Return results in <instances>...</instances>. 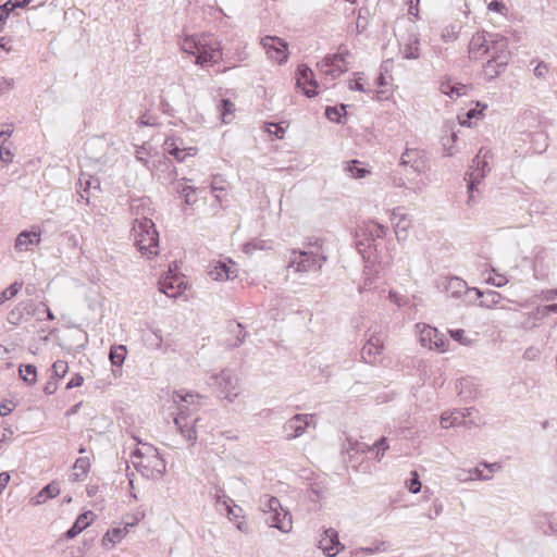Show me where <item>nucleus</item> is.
Here are the masks:
<instances>
[{"instance_id":"f257e3e1","label":"nucleus","mask_w":557,"mask_h":557,"mask_svg":"<svg viewBox=\"0 0 557 557\" xmlns=\"http://www.w3.org/2000/svg\"><path fill=\"white\" fill-rule=\"evenodd\" d=\"M182 50L196 58V64L213 65L222 60V47L211 36H191L185 39Z\"/></svg>"},{"instance_id":"f03ea898","label":"nucleus","mask_w":557,"mask_h":557,"mask_svg":"<svg viewBox=\"0 0 557 557\" xmlns=\"http://www.w3.org/2000/svg\"><path fill=\"white\" fill-rule=\"evenodd\" d=\"M262 506L264 522L270 528H275L283 533H287L292 530V515L282 507L278 498L267 496Z\"/></svg>"},{"instance_id":"7ed1b4c3","label":"nucleus","mask_w":557,"mask_h":557,"mask_svg":"<svg viewBox=\"0 0 557 557\" xmlns=\"http://www.w3.org/2000/svg\"><path fill=\"white\" fill-rule=\"evenodd\" d=\"M496 39L498 41L495 42V51L483 66L484 78L487 82H492L505 72L510 59L508 39L506 37H496Z\"/></svg>"},{"instance_id":"20e7f679","label":"nucleus","mask_w":557,"mask_h":557,"mask_svg":"<svg viewBox=\"0 0 557 557\" xmlns=\"http://www.w3.org/2000/svg\"><path fill=\"white\" fill-rule=\"evenodd\" d=\"M189 284L186 276L175 270L169 268L158 280L159 292L169 298L187 300L186 290Z\"/></svg>"},{"instance_id":"39448f33","label":"nucleus","mask_w":557,"mask_h":557,"mask_svg":"<svg viewBox=\"0 0 557 557\" xmlns=\"http://www.w3.org/2000/svg\"><path fill=\"white\" fill-rule=\"evenodd\" d=\"M326 261L324 255L302 249H292L287 257V268L295 272H317Z\"/></svg>"},{"instance_id":"423d86ee","label":"nucleus","mask_w":557,"mask_h":557,"mask_svg":"<svg viewBox=\"0 0 557 557\" xmlns=\"http://www.w3.org/2000/svg\"><path fill=\"white\" fill-rule=\"evenodd\" d=\"M165 472V461L158 449L141 441V476L147 479H160Z\"/></svg>"},{"instance_id":"0eeeda50","label":"nucleus","mask_w":557,"mask_h":557,"mask_svg":"<svg viewBox=\"0 0 557 557\" xmlns=\"http://www.w3.org/2000/svg\"><path fill=\"white\" fill-rule=\"evenodd\" d=\"M208 384L215 388L220 398L226 399L228 403H233L239 394L237 392L238 379L230 369L211 375Z\"/></svg>"},{"instance_id":"6e6552de","label":"nucleus","mask_w":557,"mask_h":557,"mask_svg":"<svg viewBox=\"0 0 557 557\" xmlns=\"http://www.w3.org/2000/svg\"><path fill=\"white\" fill-rule=\"evenodd\" d=\"M496 37H503L500 34L488 33L484 29L474 33L470 39L468 53L471 60H478L482 55L495 51Z\"/></svg>"},{"instance_id":"1a4fd4ad","label":"nucleus","mask_w":557,"mask_h":557,"mask_svg":"<svg viewBox=\"0 0 557 557\" xmlns=\"http://www.w3.org/2000/svg\"><path fill=\"white\" fill-rule=\"evenodd\" d=\"M141 257L148 259L159 255V232L151 219L141 216Z\"/></svg>"},{"instance_id":"9d476101","label":"nucleus","mask_w":557,"mask_h":557,"mask_svg":"<svg viewBox=\"0 0 557 557\" xmlns=\"http://www.w3.org/2000/svg\"><path fill=\"white\" fill-rule=\"evenodd\" d=\"M296 86L308 98H313L319 94V83L317 82L312 70L307 64H299L295 72Z\"/></svg>"},{"instance_id":"9b49d317","label":"nucleus","mask_w":557,"mask_h":557,"mask_svg":"<svg viewBox=\"0 0 557 557\" xmlns=\"http://www.w3.org/2000/svg\"><path fill=\"white\" fill-rule=\"evenodd\" d=\"M261 44L268 57L277 64H283L288 59V46L285 40L277 36H265Z\"/></svg>"},{"instance_id":"f8f14e48","label":"nucleus","mask_w":557,"mask_h":557,"mask_svg":"<svg viewBox=\"0 0 557 557\" xmlns=\"http://www.w3.org/2000/svg\"><path fill=\"white\" fill-rule=\"evenodd\" d=\"M163 146L164 152L172 156L178 162H184L187 157H194L198 152L197 147H186L184 140L180 137L166 139Z\"/></svg>"},{"instance_id":"ddd939ff","label":"nucleus","mask_w":557,"mask_h":557,"mask_svg":"<svg viewBox=\"0 0 557 557\" xmlns=\"http://www.w3.org/2000/svg\"><path fill=\"white\" fill-rule=\"evenodd\" d=\"M388 448V438L385 436H381L372 445L358 441L350 443L349 451H354L356 454H372L377 461H381L385 451Z\"/></svg>"},{"instance_id":"4468645a","label":"nucleus","mask_w":557,"mask_h":557,"mask_svg":"<svg viewBox=\"0 0 557 557\" xmlns=\"http://www.w3.org/2000/svg\"><path fill=\"white\" fill-rule=\"evenodd\" d=\"M339 61H344L342 53L326 55L317 65L323 75L331 79H336L347 71V66H343Z\"/></svg>"},{"instance_id":"2eb2a0df","label":"nucleus","mask_w":557,"mask_h":557,"mask_svg":"<svg viewBox=\"0 0 557 557\" xmlns=\"http://www.w3.org/2000/svg\"><path fill=\"white\" fill-rule=\"evenodd\" d=\"M472 162L473 165L471 172L469 173V181L467 185L470 198L472 197V194L476 189L478 185L485 178L487 172L490 171L488 163L485 160H481L479 156H476Z\"/></svg>"},{"instance_id":"dca6fc26","label":"nucleus","mask_w":557,"mask_h":557,"mask_svg":"<svg viewBox=\"0 0 557 557\" xmlns=\"http://www.w3.org/2000/svg\"><path fill=\"white\" fill-rule=\"evenodd\" d=\"M152 163L154 166V174L163 183L172 184L177 180V170L174 166L173 162L165 156H162Z\"/></svg>"},{"instance_id":"f3484780","label":"nucleus","mask_w":557,"mask_h":557,"mask_svg":"<svg viewBox=\"0 0 557 557\" xmlns=\"http://www.w3.org/2000/svg\"><path fill=\"white\" fill-rule=\"evenodd\" d=\"M136 528L135 522H127L123 527H114L106 532L101 540L104 548H112L115 544L120 543L126 534Z\"/></svg>"},{"instance_id":"a211bd4d","label":"nucleus","mask_w":557,"mask_h":557,"mask_svg":"<svg viewBox=\"0 0 557 557\" xmlns=\"http://www.w3.org/2000/svg\"><path fill=\"white\" fill-rule=\"evenodd\" d=\"M319 547L326 556L335 557L343 547L339 542L338 533L333 529L325 530L319 541Z\"/></svg>"},{"instance_id":"6ab92c4d","label":"nucleus","mask_w":557,"mask_h":557,"mask_svg":"<svg viewBox=\"0 0 557 557\" xmlns=\"http://www.w3.org/2000/svg\"><path fill=\"white\" fill-rule=\"evenodd\" d=\"M223 505L225 507L227 518L231 521L236 522L235 525L240 532L247 533L249 531L248 524L244 520H239L244 519L243 508L236 505L235 502L227 495H223Z\"/></svg>"},{"instance_id":"aec40b11","label":"nucleus","mask_w":557,"mask_h":557,"mask_svg":"<svg viewBox=\"0 0 557 557\" xmlns=\"http://www.w3.org/2000/svg\"><path fill=\"white\" fill-rule=\"evenodd\" d=\"M309 425L307 414L297 413L285 422L284 432L287 440H293L302 435Z\"/></svg>"},{"instance_id":"412c9836","label":"nucleus","mask_w":557,"mask_h":557,"mask_svg":"<svg viewBox=\"0 0 557 557\" xmlns=\"http://www.w3.org/2000/svg\"><path fill=\"white\" fill-rule=\"evenodd\" d=\"M235 263L218 261L209 271V276L214 281L233 280L237 276Z\"/></svg>"},{"instance_id":"4be33fe9","label":"nucleus","mask_w":557,"mask_h":557,"mask_svg":"<svg viewBox=\"0 0 557 557\" xmlns=\"http://www.w3.org/2000/svg\"><path fill=\"white\" fill-rule=\"evenodd\" d=\"M133 438L136 441V447L133 449V451L131 454L134 471H131L129 466H127L126 476L128 480L131 496L134 499H137V494H136L137 475H136V472L139 470V462L137 461V459H139V447H138L139 438L136 437L135 435L133 436Z\"/></svg>"},{"instance_id":"5701e85b","label":"nucleus","mask_w":557,"mask_h":557,"mask_svg":"<svg viewBox=\"0 0 557 557\" xmlns=\"http://www.w3.org/2000/svg\"><path fill=\"white\" fill-rule=\"evenodd\" d=\"M382 350L383 343L381 339L375 336H371L363 345L360 355L364 362L373 363L376 359V356L380 355Z\"/></svg>"},{"instance_id":"b1692460","label":"nucleus","mask_w":557,"mask_h":557,"mask_svg":"<svg viewBox=\"0 0 557 557\" xmlns=\"http://www.w3.org/2000/svg\"><path fill=\"white\" fill-rule=\"evenodd\" d=\"M400 165H410L414 172H422L425 168V161L420 156L419 150L407 148L400 157Z\"/></svg>"},{"instance_id":"393cba45","label":"nucleus","mask_w":557,"mask_h":557,"mask_svg":"<svg viewBox=\"0 0 557 557\" xmlns=\"http://www.w3.org/2000/svg\"><path fill=\"white\" fill-rule=\"evenodd\" d=\"M199 421H200V419L198 417H196L191 420V424H190L189 420L188 421L184 420L183 417L174 418V423H175L177 430L180 431V433L187 441H191V442H195L197 440L196 426Z\"/></svg>"},{"instance_id":"a878e982","label":"nucleus","mask_w":557,"mask_h":557,"mask_svg":"<svg viewBox=\"0 0 557 557\" xmlns=\"http://www.w3.org/2000/svg\"><path fill=\"white\" fill-rule=\"evenodd\" d=\"M403 55L407 60H417L420 58V37L419 34L410 32L404 42Z\"/></svg>"},{"instance_id":"bb28decb","label":"nucleus","mask_w":557,"mask_h":557,"mask_svg":"<svg viewBox=\"0 0 557 557\" xmlns=\"http://www.w3.org/2000/svg\"><path fill=\"white\" fill-rule=\"evenodd\" d=\"M442 94L446 95L450 99L463 96L468 91V86L461 83H454L450 77H446L440 87Z\"/></svg>"},{"instance_id":"cd10ccee","label":"nucleus","mask_w":557,"mask_h":557,"mask_svg":"<svg viewBox=\"0 0 557 557\" xmlns=\"http://www.w3.org/2000/svg\"><path fill=\"white\" fill-rule=\"evenodd\" d=\"M468 285L466 281L458 276H450L446 278L445 290L448 297L459 299L467 290Z\"/></svg>"},{"instance_id":"c85d7f7f","label":"nucleus","mask_w":557,"mask_h":557,"mask_svg":"<svg viewBox=\"0 0 557 557\" xmlns=\"http://www.w3.org/2000/svg\"><path fill=\"white\" fill-rule=\"evenodd\" d=\"M172 185L173 191L184 199L186 206H193L197 201L196 187L177 182V180Z\"/></svg>"},{"instance_id":"c756f323","label":"nucleus","mask_w":557,"mask_h":557,"mask_svg":"<svg viewBox=\"0 0 557 557\" xmlns=\"http://www.w3.org/2000/svg\"><path fill=\"white\" fill-rule=\"evenodd\" d=\"M347 104L327 106L324 109V115L327 120L336 124H345L347 120Z\"/></svg>"},{"instance_id":"7c9ffc66","label":"nucleus","mask_w":557,"mask_h":557,"mask_svg":"<svg viewBox=\"0 0 557 557\" xmlns=\"http://www.w3.org/2000/svg\"><path fill=\"white\" fill-rule=\"evenodd\" d=\"M94 513L91 511H86L81 513L74 524L66 531V539H74L83 530H85L91 522Z\"/></svg>"},{"instance_id":"2f4dec72","label":"nucleus","mask_w":557,"mask_h":557,"mask_svg":"<svg viewBox=\"0 0 557 557\" xmlns=\"http://www.w3.org/2000/svg\"><path fill=\"white\" fill-rule=\"evenodd\" d=\"M354 78L348 83V88L354 91H360L368 95H372V98L381 99L382 91H373L371 88H367L363 83L364 74L362 72H354Z\"/></svg>"},{"instance_id":"473e14b6","label":"nucleus","mask_w":557,"mask_h":557,"mask_svg":"<svg viewBox=\"0 0 557 557\" xmlns=\"http://www.w3.org/2000/svg\"><path fill=\"white\" fill-rule=\"evenodd\" d=\"M40 242V233L34 231H23L18 234L15 240V249L25 251L29 245L38 244Z\"/></svg>"},{"instance_id":"72a5a7b5","label":"nucleus","mask_w":557,"mask_h":557,"mask_svg":"<svg viewBox=\"0 0 557 557\" xmlns=\"http://www.w3.org/2000/svg\"><path fill=\"white\" fill-rule=\"evenodd\" d=\"M78 186L82 189V191H78L81 198L86 199V201L88 202V197L86 196V194L90 189H99L100 181L97 177H94L89 174L81 173L79 178H78Z\"/></svg>"},{"instance_id":"f704fd0d","label":"nucleus","mask_w":557,"mask_h":557,"mask_svg":"<svg viewBox=\"0 0 557 557\" xmlns=\"http://www.w3.org/2000/svg\"><path fill=\"white\" fill-rule=\"evenodd\" d=\"M387 226L379 223L377 221H370V223L366 227L367 240L369 242V247H371L372 243L375 239L384 238L387 234Z\"/></svg>"},{"instance_id":"c9c22d12","label":"nucleus","mask_w":557,"mask_h":557,"mask_svg":"<svg viewBox=\"0 0 557 557\" xmlns=\"http://www.w3.org/2000/svg\"><path fill=\"white\" fill-rule=\"evenodd\" d=\"M487 108L486 104H480L476 103L475 108L469 109L466 113L458 115V122L461 126L471 127L472 126V120H479L481 116H483V111Z\"/></svg>"},{"instance_id":"e433bc0d","label":"nucleus","mask_w":557,"mask_h":557,"mask_svg":"<svg viewBox=\"0 0 557 557\" xmlns=\"http://www.w3.org/2000/svg\"><path fill=\"white\" fill-rule=\"evenodd\" d=\"M203 396L191 393V392H184V391H174L173 392V401L177 405L180 404H186L193 407L199 406V400L202 399Z\"/></svg>"},{"instance_id":"4c0bfd02","label":"nucleus","mask_w":557,"mask_h":557,"mask_svg":"<svg viewBox=\"0 0 557 557\" xmlns=\"http://www.w3.org/2000/svg\"><path fill=\"white\" fill-rule=\"evenodd\" d=\"M219 116L224 124H228L235 116V104L228 98H223L218 104Z\"/></svg>"},{"instance_id":"58836bf2","label":"nucleus","mask_w":557,"mask_h":557,"mask_svg":"<svg viewBox=\"0 0 557 557\" xmlns=\"http://www.w3.org/2000/svg\"><path fill=\"white\" fill-rule=\"evenodd\" d=\"M228 330L231 333L235 334L234 341L227 339V346L231 348L239 347L246 338V331L244 330V326L239 322H231L228 324Z\"/></svg>"},{"instance_id":"ea45409f","label":"nucleus","mask_w":557,"mask_h":557,"mask_svg":"<svg viewBox=\"0 0 557 557\" xmlns=\"http://www.w3.org/2000/svg\"><path fill=\"white\" fill-rule=\"evenodd\" d=\"M441 425L444 429L457 425H465L463 416L461 411L455 409L451 412H443L441 416Z\"/></svg>"},{"instance_id":"a19ab883","label":"nucleus","mask_w":557,"mask_h":557,"mask_svg":"<svg viewBox=\"0 0 557 557\" xmlns=\"http://www.w3.org/2000/svg\"><path fill=\"white\" fill-rule=\"evenodd\" d=\"M345 171L354 178H363L370 171L359 160H350L346 163Z\"/></svg>"},{"instance_id":"79ce46f5","label":"nucleus","mask_w":557,"mask_h":557,"mask_svg":"<svg viewBox=\"0 0 557 557\" xmlns=\"http://www.w3.org/2000/svg\"><path fill=\"white\" fill-rule=\"evenodd\" d=\"M141 342L149 348L158 349L162 345V336L151 330H141Z\"/></svg>"},{"instance_id":"37998d69","label":"nucleus","mask_w":557,"mask_h":557,"mask_svg":"<svg viewBox=\"0 0 557 557\" xmlns=\"http://www.w3.org/2000/svg\"><path fill=\"white\" fill-rule=\"evenodd\" d=\"M531 143L534 146V151L537 153L544 152L548 147V136L544 132H534L531 135Z\"/></svg>"},{"instance_id":"c03bdc74","label":"nucleus","mask_w":557,"mask_h":557,"mask_svg":"<svg viewBox=\"0 0 557 557\" xmlns=\"http://www.w3.org/2000/svg\"><path fill=\"white\" fill-rule=\"evenodd\" d=\"M503 299V296L492 289L483 290V296H481V300L479 302L480 307L491 308L497 305Z\"/></svg>"},{"instance_id":"a18cd8bd","label":"nucleus","mask_w":557,"mask_h":557,"mask_svg":"<svg viewBox=\"0 0 557 557\" xmlns=\"http://www.w3.org/2000/svg\"><path fill=\"white\" fill-rule=\"evenodd\" d=\"M243 248L246 253L251 255L256 250H264L271 248V246L270 242L256 237L245 243Z\"/></svg>"},{"instance_id":"49530a36","label":"nucleus","mask_w":557,"mask_h":557,"mask_svg":"<svg viewBox=\"0 0 557 557\" xmlns=\"http://www.w3.org/2000/svg\"><path fill=\"white\" fill-rule=\"evenodd\" d=\"M449 339L445 336V334L441 333L436 329V337H433V344H430V349H434L438 352H445L449 349Z\"/></svg>"},{"instance_id":"de8ad7c7","label":"nucleus","mask_w":557,"mask_h":557,"mask_svg":"<svg viewBox=\"0 0 557 557\" xmlns=\"http://www.w3.org/2000/svg\"><path fill=\"white\" fill-rule=\"evenodd\" d=\"M125 357H126L125 346L120 345V346L111 347L109 358L113 366L120 367L124 362Z\"/></svg>"},{"instance_id":"09e8293b","label":"nucleus","mask_w":557,"mask_h":557,"mask_svg":"<svg viewBox=\"0 0 557 557\" xmlns=\"http://www.w3.org/2000/svg\"><path fill=\"white\" fill-rule=\"evenodd\" d=\"M90 468V462L88 458H78L73 467V476L75 481L81 480L82 476L86 475Z\"/></svg>"},{"instance_id":"8fccbe9b","label":"nucleus","mask_w":557,"mask_h":557,"mask_svg":"<svg viewBox=\"0 0 557 557\" xmlns=\"http://www.w3.org/2000/svg\"><path fill=\"white\" fill-rule=\"evenodd\" d=\"M21 379L27 384H34L37 379L36 367L33 364L21 366L18 369Z\"/></svg>"},{"instance_id":"3c124183","label":"nucleus","mask_w":557,"mask_h":557,"mask_svg":"<svg viewBox=\"0 0 557 557\" xmlns=\"http://www.w3.org/2000/svg\"><path fill=\"white\" fill-rule=\"evenodd\" d=\"M481 296H483V290L478 287H468L465 292V295H462L459 299L465 305H473L476 300H481Z\"/></svg>"},{"instance_id":"603ef678","label":"nucleus","mask_w":557,"mask_h":557,"mask_svg":"<svg viewBox=\"0 0 557 557\" xmlns=\"http://www.w3.org/2000/svg\"><path fill=\"white\" fill-rule=\"evenodd\" d=\"M458 140V135L455 131H450L448 136L442 137V145L445 150V156L453 157L455 154L453 148Z\"/></svg>"},{"instance_id":"864d4df0","label":"nucleus","mask_w":557,"mask_h":557,"mask_svg":"<svg viewBox=\"0 0 557 557\" xmlns=\"http://www.w3.org/2000/svg\"><path fill=\"white\" fill-rule=\"evenodd\" d=\"M406 487L412 494H417L422 488V483L417 471L410 472V478L406 481Z\"/></svg>"},{"instance_id":"5fc2aeb1","label":"nucleus","mask_w":557,"mask_h":557,"mask_svg":"<svg viewBox=\"0 0 557 557\" xmlns=\"http://www.w3.org/2000/svg\"><path fill=\"white\" fill-rule=\"evenodd\" d=\"M23 284L21 282H14L7 289L0 294V305L5 300L13 298L21 290Z\"/></svg>"},{"instance_id":"6e6d98bb","label":"nucleus","mask_w":557,"mask_h":557,"mask_svg":"<svg viewBox=\"0 0 557 557\" xmlns=\"http://www.w3.org/2000/svg\"><path fill=\"white\" fill-rule=\"evenodd\" d=\"M433 337H436V327L425 326L420 335L421 345L430 348V344H433Z\"/></svg>"},{"instance_id":"4d7b16f0","label":"nucleus","mask_w":557,"mask_h":557,"mask_svg":"<svg viewBox=\"0 0 557 557\" xmlns=\"http://www.w3.org/2000/svg\"><path fill=\"white\" fill-rule=\"evenodd\" d=\"M198 410V407H193L186 404L177 405V413L175 417H183L184 420H189L193 414Z\"/></svg>"},{"instance_id":"13d9d810","label":"nucleus","mask_w":557,"mask_h":557,"mask_svg":"<svg viewBox=\"0 0 557 557\" xmlns=\"http://www.w3.org/2000/svg\"><path fill=\"white\" fill-rule=\"evenodd\" d=\"M69 371L67 362L63 360H57L52 364V372L58 377H63Z\"/></svg>"},{"instance_id":"bf43d9fd","label":"nucleus","mask_w":557,"mask_h":557,"mask_svg":"<svg viewBox=\"0 0 557 557\" xmlns=\"http://www.w3.org/2000/svg\"><path fill=\"white\" fill-rule=\"evenodd\" d=\"M60 486L57 482H51L49 483L48 485H46L41 492L44 493V495L50 499V498H53L55 496H58L60 494Z\"/></svg>"},{"instance_id":"052dcab7","label":"nucleus","mask_w":557,"mask_h":557,"mask_svg":"<svg viewBox=\"0 0 557 557\" xmlns=\"http://www.w3.org/2000/svg\"><path fill=\"white\" fill-rule=\"evenodd\" d=\"M286 127H284L282 124H277L275 122H271L268 124V132L271 135H274L277 139H282L284 137Z\"/></svg>"},{"instance_id":"680f3d73","label":"nucleus","mask_w":557,"mask_h":557,"mask_svg":"<svg viewBox=\"0 0 557 557\" xmlns=\"http://www.w3.org/2000/svg\"><path fill=\"white\" fill-rule=\"evenodd\" d=\"M449 335L450 337L461 344V345H468L469 344V341L468 338L466 337L465 335V330L462 329H454V330H449Z\"/></svg>"},{"instance_id":"e2e57ef3","label":"nucleus","mask_w":557,"mask_h":557,"mask_svg":"<svg viewBox=\"0 0 557 557\" xmlns=\"http://www.w3.org/2000/svg\"><path fill=\"white\" fill-rule=\"evenodd\" d=\"M485 282L496 287H503L508 281L503 274L495 273L494 275H490Z\"/></svg>"},{"instance_id":"0e129e2a","label":"nucleus","mask_w":557,"mask_h":557,"mask_svg":"<svg viewBox=\"0 0 557 557\" xmlns=\"http://www.w3.org/2000/svg\"><path fill=\"white\" fill-rule=\"evenodd\" d=\"M0 160L4 164L11 163L13 160V152L4 145V143L0 146Z\"/></svg>"},{"instance_id":"69168bd1","label":"nucleus","mask_w":557,"mask_h":557,"mask_svg":"<svg viewBox=\"0 0 557 557\" xmlns=\"http://www.w3.org/2000/svg\"><path fill=\"white\" fill-rule=\"evenodd\" d=\"M490 11L504 14V12L507 10L505 3L503 0H492L487 5Z\"/></svg>"},{"instance_id":"338daca9","label":"nucleus","mask_w":557,"mask_h":557,"mask_svg":"<svg viewBox=\"0 0 557 557\" xmlns=\"http://www.w3.org/2000/svg\"><path fill=\"white\" fill-rule=\"evenodd\" d=\"M537 312L544 318L552 313H557V302L544 305L537 308Z\"/></svg>"},{"instance_id":"774afa93","label":"nucleus","mask_w":557,"mask_h":557,"mask_svg":"<svg viewBox=\"0 0 557 557\" xmlns=\"http://www.w3.org/2000/svg\"><path fill=\"white\" fill-rule=\"evenodd\" d=\"M548 72L547 64L545 62H540L533 70L534 75L537 78H544L546 73Z\"/></svg>"}]
</instances>
